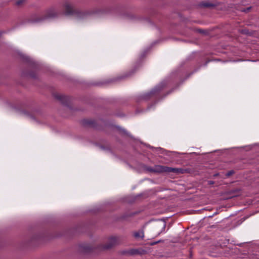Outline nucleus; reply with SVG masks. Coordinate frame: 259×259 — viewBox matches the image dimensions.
<instances>
[{
  "mask_svg": "<svg viewBox=\"0 0 259 259\" xmlns=\"http://www.w3.org/2000/svg\"><path fill=\"white\" fill-rule=\"evenodd\" d=\"M63 10L66 15H72L76 13L73 5L69 1H66L63 4Z\"/></svg>",
  "mask_w": 259,
  "mask_h": 259,
  "instance_id": "nucleus-1",
  "label": "nucleus"
},
{
  "mask_svg": "<svg viewBox=\"0 0 259 259\" xmlns=\"http://www.w3.org/2000/svg\"><path fill=\"white\" fill-rule=\"evenodd\" d=\"M157 244V242L156 241V242H151L150 243V245H154L155 244Z\"/></svg>",
  "mask_w": 259,
  "mask_h": 259,
  "instance_id": "nucleus-12",
  "label": "nucleus"
},
{
  "mask_svg": "<svg viewBox=\"0 0 259 259\" xmlns=\"http://www.w3.org/2000/svg\"><path fill=\"white\" fill-rule=\"evenodd\" d=\"M118 243V238L116 237H111L107 243L104 246L103 248L104 249H108L112 247Z\"/></svg>",
  "mask_w": 259,
  "mask_h": 259,
  "instance_id": "nucleus-3",
  "label": "nucleus"
},
{
  "mask_svg": "<svg viewBox=\"0 0 259 259\" xmlns=\"http://www.w3.org/2000/svg\"><path fill=\"white\" fill-rule=\"evenodd\" d=\"M94 13L93 10L88 11H83V12H76L77 17L79 19H84L86 18L88 16L90 15L91 14Z\"/></svg>",
  "mask_w": 259,
  "mask_h": 259,
  "instance_id": "nucleus-5",
  "label": "nucleus"
},
{
  "mask_svg": "<svg viewBox=\"0 0 259 259\" xmlns=\"http://www.w3.org/2000/svg\"><path fill=\"white\" fill-rule=\"evenodd\" d=\"M134 236L136 239H143L144 238V232L143 230H139L133 233Z\"/></svg>",
  "mask_w": 259,
  "mask_h": 259,
  "instance_id": "nucleus-7",
  "label": "nucleus"
},
{
  "mask_svg": "<svg viewBox=\"0 0 259 259\" xmlns=\"http://www.w3.org/2000/svg\"><path fill=\"white\" fill-rule=\"evenodd\" d=\"M162 230H164L165 228V224L164 223H162Z\"/></svg>",
  "mask_w": 259,
  "mask_h": 259,
  "instance_id": "nucleus-13",
  "label": "nucleus"
},
{
  "mask_svg": "<svg viewBox=\"0 0 259 259\" xmlns=\"http://www.w3.org/2000/svg\"><path fill=\"white\" fill-rule=\"evenodd\" d=\"M168 169V167L161 165H156L153 168H150L148 169V170L150 171L157 172H167Z\"/></svg>",
  "mask_w": 259,
  "mask_h": 259,
  "instance_id": "nucleus-4",
  "label": "nucleus"
},
{
  "mask_svg": "<svg viewBox=\"0 0 259 259\" xmlns=\"http://www.w3.org/2000/svg\"><path fill=\"white\" fill-rule=\"evenodd\" d=\"M59 13L55 9H51L46 12L45 15L41 18L39 21L45 20L48 19L54 18L58 17Z\"/></svg>",
  "mask_w": 259,
  "mask_h": 259,
  "instance_id": "nucleus-2",
  "label": "nucleus"
},
{
  "mask_svg": "<svg viewBox=\"0 0 259 259\" xmlns=\"http://www.w3.org/2000/svg\"><path fill=\"white\" fill-rule=\"evenodd\" d=\"M156 89H155L153 90L152 91H151V93H151V94H154V93H155L156 92Z\"/></svg>",
  "mask_w": 259,
  "mask_h": 259,
  "instance_id": "nucleus-14",
  "label": "nucleus"
},
{
  "mask_svg": "<svg viewBox=\"0 0 259 259\" xmlns=\"http://www.w3.org/2000/svg\"><path fill=\"white\" fill-rule=\"evenodd\" d=\"M204 7H208L211 6V5L208 4V3H205L203 5Z\"/></svg>",
  "mask_w": 259,
  "mask_h": 259,
  "instance_id": "nucleus-11",
  "label": "nucleus"
},
{
  "mask_svg": "<svg viewBox=\"0 0 259 259\" xmlns=\"http://www.w3.org/2000/svg\"><path fill=\"white\" fill-rule=\"evenodd\" d=\"M147 251L143 249H134L130 251L131 254H145L147 253Z\"/></svg>",
  "mask_w": 259,
  "mask_h": 259,
  "instance_id": "nucleus-6",
  "label": "nucleus"
},
{
  "mask_svg": "<svg viewBox=\"0 0 259 259\" xmlns=\"http://www.w3.org/2000/svg\"><path fill=\"white\" fill-rule=\"evenodd\" d=\"M234 173V171L233 170H230L229 171H228L226 174V176L228 177L231 176V175H232Z\"/></svg>",
  "mask_w": 259,
  "mask_h": 259,
  "instance_id": "nucleus-9",
  "label": "nucleus"
},
{
  "mask_svg": "<svg viewBox=\"0 0 259 259\" xmlns=\"http://www.w3.org/2000/svg\"><path fill=\"white\" fill-rule=\"evenodd\" d=\"M162 242V241L161 240H158V241H156L157 243H159V242Z\"/></svg>",
  "mask_w": 259,
  "mask_h": 259,
  "instance_id": "nucleus-15",
  "label": "nucleus"
},
{
  "mask_svg": "<svg viewBox=\"0 0 259 259\" xmlns=\"http://www.w3.org/2000/svg\"><path fill=\"white\" fill-rule=\"evenodd\" d=\"M23 1H24L23 0H18L16 2L17 5L19 6V5H21L23 3Z\"/></svg>",
  "mask_w": 259,
  "mask_h": 259,
  "instance_id": "nucleus-10",
  "label": "nucleus"
},
{
  "mask_svg": "<svg viewBox=\"0 0 259 259\" xmlns=\"http://www.w3.org/2000/svg\"><path fill=\"white\" fill-rule=\"evenodd\" d=\"M167 172H172L177 174H183L184 170L182 168H172L168 167Z\"/></svg>",
  "mask_w": 259,
  "mask_h": 259,
  "instance_id": "nucleus-8",
  "label": "nucleus"
}]
</instances>
